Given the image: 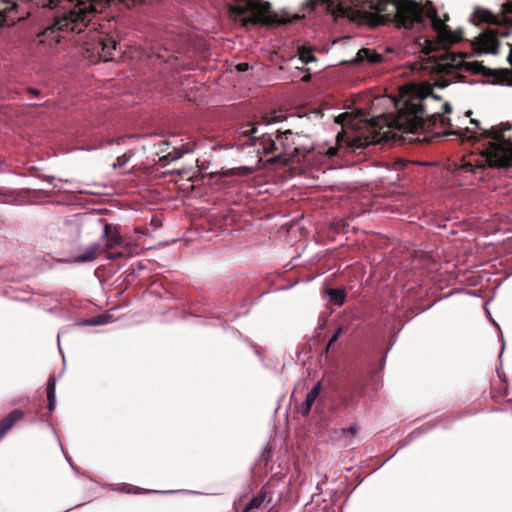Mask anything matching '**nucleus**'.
Instances as JSON below:
<instances>
[{"label": "nucleus", "mask_w": 512, "mask_h": 512, "mask_svg": "<svg viewBox=\"0 0 512 512\" xmlns=\"http://www.w3.org/2000/svg\"><path fill=\"white\" fill-rule=\"evenodd\" d=\"M437 100L429 85L415 88L403 96L401 101L389 96L376 98L372 104L373 109L393 108L396 113L368 116L359 110L355 115L340 114L337 122L342 125L343 131L337 134L336 143L339 147L345 144L352 148H362L371 143L395 140L399 133L417 134L413 141H431L434 136L439 137L443 133L438 128L444 129L450 125V119L446 116L452 111L449 103L442 104L443 112L428 113L430 104Z\"/></svg>", "instance_id": "f257e3e1"}, {"label": "nucleus", "mask_w": 512, "mask_h": 512, "mask_svg": "<svg viewBox=\"0 0 512 512\" xmlns=\"http://www.w3.org/2000/svg\"><path fill=\"white\" fill-rule=\"evenodd\" d=\"M308 4L311 10L321 9L336 18L356 19L368 13H385L387 17L393 16L397 27L417 32L425 30L430 23L437 40L426 34L414 37L412 53L428 55L438 45L447 47L461 40V32L451 31L430 1L422 5L415 0H309Z\"/></svg>", "instance_id": "f03ea898"}, {"label": "nucleus", "mask_w": 512, "mask_h": 512, "mask_svg": "<svg viewBox=\"0 0 512 512\" xmlns=\"http://www.w3.org/2000/svg\"><path fill=\"white\" fill-rule=\"evenodd\" d=\"M485 138L490 139L489 146L485 152L476 158L465 160L460 170L464 172L477 173L486 165L511 166L512 165V125L501 123L482 131Z\"/></svg>", "instance_id": "7ed1b4c3"}, {"label": "nucleus", "mask_w": 512, "mask_h": 512, "mask_svg": "<svg viewBox=\"0 0 512 512\" xmlns=\"http://www.w3.org/2000/svg\"><path fill=\"white\" fill-rule=\"evenodd\" d=\"M296 138H300V136L295 135L291 130H285L284 132L277 130L275 133L263 132L259 141L264 153H277L272 159L273 162H288L300 157L310 160V155L313 158L316 153L327 158H332L337 154L338 148L333 146L319 147L317 151L311 147H301L296 142Z\"/></svg>", "instance_id": "20e7f679"}, {"label": "nucleus", "mask_w": 512, "mask_h": 512, "mask_svg": "<svg viewBox=\"0 0 512 512\" xmlns=\"http://www.w3.org/2000/svg\"><path fill=\"white\" fill-rule=\"evenodd\" d=\"M227 9L230 20L244 28L258 23L276 24L285 22V20L279 18L277 13L272 11L270 3L267 1L234 0L233 4H230Z\"/></svg>", "instance_id": "39448f33"}, {"label": "nucleus", "mask_w": 512, "mask_h": 512, "mask_svg": "<svg viewBox=\"0 0 512 512\" xmlns=\"http://www.w3.org/2000/svg\"><path fill=\"white\" fill-rule=\"evenodd\" d=\"M482 68L483 66L478 62L467 61L463 56L455 55L444 57L439 61L428 57L425 63L415 62L412 66L414 71L433 70L442 74V77L435 82V84L440 88H444L451 82L457 81L458 72L461 70L480 73Z\"/></svg>", "instance_id": "423d86ee"}, {"label": "nucleus", "mask_w": 512, "mask_h": 512, "mask_svg": "<svg viewBox=\"0 0 512 512\" xmlns=\"http://www.w3.org/2000/svg\"><path fill=\"white\" fill-rule=\"evenodd\" d=\"M472 45L479 54H496L499 46L497 33L491 29L485 30L474 38Z\"/></svg>", "instance_id": "0eeeda50"}, {"label": "nucleus", "mask_w": 512, "mask_h": 512, "mask_svg": "<svg viewBox=\"0 0 512 512\" xmlns=\"http://www.w3.org/2000/svg\"><path fill=\"white\" fill-rule=\"evenodd\" d=\"M116 50V41L107 36H99L97 42L92 47V51L96 52L99 59L108 61L112 59V52Z\"/></svg>", "instance_id": "6e6552de"}, {"label": "nucleus", "mask_w": 512, "mask_h": 512, "mask_svg": "<svg viewBox=\"0 0 512 512\" xmlns=\"http://www.w3.org/2000/svg\"><path fill=\"white\" fill-rule=\"evenodd\" d=\"M322 383L321 381H318L313 388L306 394V398L303 403H301L298 407V412L302 414L303 416H307L315 403L316 399L318 398L320 391H321Z\"/></svg>", "instance_id": "1a4fd4ad"}, {"label": "nucleus", "mask_w": 512, "mask_h": 512, "mask_svg": "<svg viewBox=\"0 0 512 512\" xmlns=\"http://www.w3.org/2000/svg\"><path fill=\"white\" fill-rule=\"evenodd\" d=\"M384 58L381 54L377 53L375 50L370 48H362L360 49L354 59L352 60L353 63L361 64L364 62L370 63V64H376L383 62Z\"/></svg>", "instance_id": "9d476101"}, {"label": "nucleus", "mask_w": 512, "mask_h": 512, "mask_svg": "<svg viewBox=\"0 0 512 512\" xmlns=\"http://www.w3.org/2000/svg\"><path fill=\"white\" fill-rule=\"evenodd\" d=\"M103 238H106V249H113L116 246H121L123 244L122 237L118 233L116 227L106 224L104 227Z\"/></svg>", "instance_id": "9b49d317"}, {"label": "nucleus", "mask_w": 512, "mask_h": 512, "mask_svg": "<svg viewBox=\"0 0 512 512\" xmlns=\"http://www.w3.org/2000/svg\"><path fill=\"white\" fill-rule=\"evenodd\" d=\"M24 416L23 412L18 409L10 412L3 420L0 422V440L5 436V434L12 428V426L22 419Z\"/></svg>", "instance_id": "f8f14e48"}, {"label": "nucleus", "mask_w": 512, "mask_h": 512, "mask_svg": "<svg viewBox=\"0 0 512 512\" xmlns=\"http://www.w3.org/2000/svg\"><path fill=\"white\" fill-rule=\"evenodd\" d=\"M101 252V246L93 243L86 247L82 253L74 257L75 262L87 263L94 261Z\"/></svg>", "instance_id": "ddd939ff"}, {"label": "nucleus", "mask_w": 512, "mask_h": 512, "mask_svg": "<svg viewBox=\"0 0 512 512\" xmlns=\"http://www.w3.org/2000/svg\"><path fill=\"white\" fill-rule=\"evenodd\" d=\"M55 400H56V380L49 379L47 384V401H48V409L53 411L55 408Z\"/></svg>", "instance_id": "4468645a"}, {"label": "nucleus", "mask_w": 512, "mask_h": 512, "mask_svg": "<svg viewBox=\"0 0 512 512\" xmlns=\"http://www.w3.org/2000/svg\"><path fill=\"white\" fill-rule=\"evenodd\" d=\"M329 302L341 306L345 301V293L340 289H330L327 292Z\"/></svg>", "instance_id": "2eb2a0df"}, {"label": "nucleus", "mask_w": 512, "mask_h": 512, "mask_svg": "<svg viewBox=\"0 0 512 512\" xmlns=\"http://www.w3.org/2000/svg\"><path fill=\"white\" fill-rule=\"evenodd\" d=\"M474 17L478 18L480 21L483 22H494L495 17L490 12L483 10V9H477L474 12Z\"/></svg>", "instance_id": "dca6fc26"}, {"label": "nucleus", "mask_w": 512, "mask_h": 512, "mask_svg": "<svg viewBox=\"0 0 512 512\" xmlns=\"http://www.w3.org/2000/svg\"><path fill=\"white\" fill-rule=\"evenodd\" d=\"M299 60L302 63H310L314 62L316 58L309 50L302 48L299 50Z\"/></svg>", "instance_id": "f3484780"}, {"label": "nucleus", "mask_w": 512, "mask_h": 512, "mask_svg": "<svg viewBox=\"0 0 512 512\" xmlns=\"http://www.w3.org/2000/svg\"><path fill=\"white\" fill-rule=\"evenodd\" d=\"M281 121V116L279 115H272V116H264L262 117L261 122L257 123L258 125H265L268 126L272 123H277Z\"/></svg>", "instance_id": "a211bd4d"}, {"label": "nucleus", "mask_w": 512, "mask_h": 512, "mask_svg": "<svg viewBox=\"0 0 512 512\" xmlns=\"http://www.w3.org/2000/svg\"><path fill=\"white\" fill-rule=\"evenodd\" d=\"M342 332V327H338L332 337L329 339L325 352L328 353L330 347L337 341Z\"/></svg>", "instance_id": "6ab92c4d"}, {"label": "nucleus", "mask_w": 512, "mask_h": 512, "mask_svg": "<svg viewBox=\"0 0 512 512\" xmlns=\"http://www.w3.org/2000/svg\"><path fill=\"white\" fill-rule=\"evenodd\" d=\"M258 132V127L254 124H248L247 128L243 130V134L252 138H256L255 134Z\"/></svg>", "instance_id": "aec40b11"}, {"label": "nucleus", "mask_w": 512, "mask_h": 512, "mask_svg": "<svg viewBox=\"0 0 512 512\" xmlns=\"http://www.w3.org/2000/svg\"><path fill=\"white\" fill-rule=\"evenodd\" d=\"M95 318V324H98V326L100 325H105L107 324L109 321H110V315L108 314H102V315H99L97 317H94Z\"/></svg>", "instance_id": "412c9836"}, {"label": "nucleus", "mask_w": 512, "mask_h": 512, "mask_svg": "<svg viewBox=\"0 0 512 512\" xmlns=\"http://www.w3.org/2000/svg\"><path fill=\"white\" fill-rule=\"evenodd\" d=\"M340 432L345 435V434H348L352 437H354L357 433V427L356 426H350L349 428H343L340 430Z\"/></svg>", "instance_id": "4be33fe9"}, {"label": "nucleus", "mask_w": 512, "mask_h": 512, "mask_svg": "<svg viewBox=\"0 0 512 512\" xmlns=\"http://www.w3.org/2000/svg\"><path fill=\"white\" fill-rule=\"evenodd\" d=\"M150 57H154L156 56L158 59L162 60V61H167L168 59V56H165L161 53H159L157 50H156V47H153L152 48V51H151V54L149 55Z\"/></svg>", "instance_id": "5701e85b"}, {"label": "nucleus", "mask_w": 512, "mask_h": 512, "mask_svg": "<svg viewBox=\"0 0 512 512\" xmlns=\"http://www.w3.org/2000/svg\"><path fill=\"white\" fill-rule=\"evenodd\" d=\"M127 161H128V158H127L125 155H123V156H121V157H118V158H117V160H116V162L113 164V166H114V167H118V166H119V167H121V166H123L124 164H126V163H127Z\"/></svg>", "instance_id": "b1692460"}, {"label": "nucleus", "mask_w": 512, "mask_h": 512, "mask_svg": "<svg viewBox=\"0 0 512 512\" xmlns=\"http://www.w3.org/2000/svg\"><path fill=\"white\" fill-rule=\"evenodd\" d=\"M44 180H45L46 182H48L49 184L53 185V187H54V188L62 189V186H59V185H57V184H54V181L56 180V179H55V177H53V176H46V177L44 178Z\"/></svg>", "instance_id": "393cba45"}, {"label": "nucleus", "mask_w": 512, "mask_h": 512, "mask_svg": "<svg viewBox=\"0 0 512 512\" xmlns=\"http://www.w3.org/2000/svg\"><path fill=\"white\" fill-rule=\"evenodd\" d=\"M122 256H123V254L121 252H116V253H110L108 255V258L114 260V259L120 258Z\"/></svg>", "instance_id": "a878e982"}, {"label": "nucleus", "mask_w": 512, "mask_h": 512, "mask_svg": "<svg viewBox=\"0 0 512 512\" xmlns=\"http://www.w3.org/2000/svg\"><path fill=\"white\" fill-rule=\"evenodd\" d=\"M237 69L239 71H242V72L246 71V70H248V64L247 63H240V64L237 65Z\"/></svg>", "instance_id": "bb28decb"}, {"label": "nucleus", "mask_w": 512, "mask_h": 512, "mask_svg": "<svg viewBox=\"0 0 512 512\" xmlns=\"http://www.w3.org/2000/svg\"><path fill=\"white\" fill-rule=\"evenodd\" d=\"M28 92L31 94V95H34V96H38L40 94V91L37 90V89H34V88H30L28 90Z\"/></svg>", "instance_id": "cd10ccee"}, {"label": "nucleus", "mask_w": 512, "mask_h": 512, "mask_svg": "<svg viewBox=\"0 0 512 512\" xmlns=\"http://www.w3.org/2000/svg\"><path fill=\"white\" fill-rule=\"evenodd\" d=\"M94 322H95V318H91V319L87 320L85 322V324L91 325V326H98V324H95Z\"/></svg>", "instance_id": "c85d7f7f"}, {"label": "nucleus", "mask_w": 512, "mask_h": 512, "mask_svg": "<svg viewBox=\"0 0 512 512\" xmlns=\"http://www.w3.org/2000/svg\"><path fill=\"white\" fill-rule=\"evenodd\" d=\"M508 61L512 65V45H511V48H510V53L508 55Z\"/></svg>", "instance_id": "c756f323"}, {"label": "nucleus", "mask_w": 512, "mask_h": 512, "mask_svg": "<svg viewBox=\"0 0 512 512\" xmlns=\"http://www.w3.org/2000/svg\"><path fill=\"white\" fill-rule=\"evenodd\" d=\"M471 123L475 124L476 126H478V124H479L477 120H473V119L471 120Z\"/></svg>", "instance_id": "7c9ffc66"}, {"label": "nucleus", "mask_w": 512, "mask_h": 512, "mask_svg": "<svg viewBox=\"0 0 512 512\" xmlns=\"http://www.w3.org/2000/svg\"><path fill=\"white\" fill-rule=\"evenodd\" d=\"M84 149H85V150H93V149H95V147H86V148H84Z\"/></svg>", "instance_id": "2f4dec72"}, {"label": "nucleus", "mask_w": 512, "mask_h": 512, "mask_svg": "<svg viewBox=\"0 0 512 512\" xmlns=\"http://www.w3.org/2000/svg\"><path fill=\"white\" fill-rule=\"evenodd\" d=\"M492 322H493V324H494L495 326H497V327L499 328V326H498L497 322H495L494 320H492Z\"/></svg>", "instance_id": "473e14b6"}, {"label": "nucleus", "mask_w": 512, "mask_h": 512, "mask_svg": "<svg viewBox=\"0 0 512 512\" xmlns=\"http://www.w3.org/2000/svg\"><path fill=\"white\" fill-rule=\"evenodd\" d=\"M395 165H396V166H403V164H402V163H400V162H399V163H396Z\"/></svg>", "instance_id": "72a5a7b5"}, {"label": "nucleus", "mask_w": 512, "mask_h": 512, "mask_svg": "<svg viewBox=\"0 0 512 512\" xmlns=\"http://www.w3.org/2000/svg\"><path fill=\"white\" fill-rule=\"evenodd\" d=\"M58 346H60V344H58ZM59 352L62 353V349L61 347H59Z\"/></svg>", "instance_id": "f704fd0d"}, {"label": "nucleus", "mask_w": 512, "mask_h": 512, "mask_svg": "<svg viewBox=\"0 0 512 512\" xmlns=\"http://www.w3.org/2000/svg\"><path fill=\"white\" fill-rule=\"evenodd\" d=\"M509 84L512 85V78L509 80Z\"/></svg>", "instance_id": "c9c22d12"}, {"label": "nucleus", "mask_w": 512, "mask_h": 512, "mask_svg": "<svg viewBox=\"0 0 512 512\" xmlns=\"http://www.w3.org/2000/svg\"><path fill=\"white\" fill-rule=\"evenodd\" d=\"M136 1H137V2H139V3H141V2H143L144 0H136Z\"/></svg>", "instance_id": "e433bc0d"}, {"label": "nucleus", "mask_w": 512, "mask_h": 512, "mask_svg": "<svg viewBox=\"0 0 512 512\" xmlns=\"http://www.w3.org/2000/svg\"><path fill=\"white\" fill-rule=\"evenodd\" d=\"M510 402L512 403V400H510Z\"/></svg>", "instance_id": "4c0bfd02"}]
</instances>
